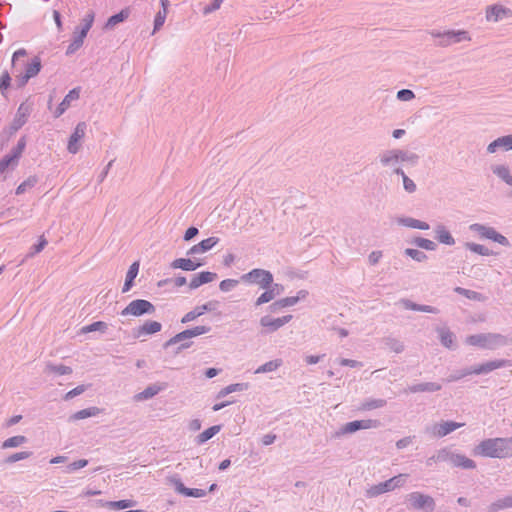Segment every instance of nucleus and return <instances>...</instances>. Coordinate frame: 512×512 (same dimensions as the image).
Instances as JSON below:
<instances>
[{"mask_svg": "<svg viewBox=\"0 0 512 512\" xmlns=\"http://www.w3.org/2000/svg\"><path fill=\"white\" fill-rule=\"evenodd\" d=\"M94 12L89 11L81 20V25L78 28L79 32H83L86 36L91 29L94 22Z\"/></svg>", "mask_w": 512, "mask_h": 512, "instance_id": "49", "label": "nucleus"}, {"mask_svg": "<svg viewBox=\"0 0 512 512\" xmlns=\"http://www.w3.org/2000/svg\"><path fill=\"white\" fill-rule=\"evenodd\" d=\"M86 129H87V125L85 122H79L76 125L74 132L71 134V136L69 138L68 146H67V150L71 154H76L80 150V147H81L80 141L84 138Z\"/></svg>", "mask_w": 512, "mask_h": 512, "instance_id": "14", "label": "nucleus"}, {"mask_svg": "<svg viewBox=\"0 0 512 512\" xmlns=\"http://www.w3.org/2000/svg\"><path fill=\"white\" fill-rule=\"evenodd\" d=\"M102 505H107L108 507L113 509H126L133 507L135 505V502L133 500H119L102 503Z\"/></svg>", "mask_w": 512, "mask_h": 512, "instance_id": "58", "label": "nucleus"}, {"mask_svg": "<svg viewBox=\"0 0 512 512\" xmlns=\"http://www.w3.org/2000/svg\"><path fill=\"white\" fill-rule=\"evenodd\" d=\"M19 159L11 152L0 160V174H3L8 168H15Z\"/></svg>", "mask_w": 512, "mask_h": 512, "instance_id": "41", "label": "nucleus"}, {"mask_svg": "<svg viewBox=\"0 0 512 512\" xmlns=\"http://www.w3.org/2000/svg\"><path fill=\"white\" fill-rule=\"evenodd\" d=\"M500 150H512V134L499 137L487 146V153L494 154Z\"/></svg>", "mask_w": 512, "mask_h": 512, "instance_id": "18", "label": "nucleus"}, {"mask_svg": "<svg viewBox=\"0 0 512 512\" xmlns=\"http://www.w3.org/2000/svg\"><path fill=\"white\" fill-rule=\"evenodd\" d=\"M80 97V88H74L68 92L62 102L58 105L54 112L55 117H60L71 105L73 101L78 100Z\"/></svg>", "mask_w": 512, "mask_h": 512, "instance_id": "22", "label": "nucleus"}, {"mask_svg": "<svg viewBox=\"0 0 512 512\" xmlns=\"http://www.w3.org/2000/svg\"><path fill=\"white\" fill-rule=\"evenodd\" d=\"M473 454L489 458H510L512 457V437L485 439L475 446Z\"/></svg>", "mask_w": 512, "mask_h": 512, "instance_id": "1", "label": "nucleus"}, {"mask_svg": "<svg viewBox=\"0 0 512 512\" xmlns=\"http://www.w3.org/2000/svg\"><path fill=\"white\" fill-rule=\"evenodd\" d=\"M441 389V385L436 382L419 383L409 386L408 391L411 393L418 392H436Z\"/></svg>", "mask_w": 512, "mask_h": 512, "instance_id": "33", "label": "nucleus"}, {"mask_svg": "<svg viewBox=\"0 0 512 512\" xmlns=\"http://www.w3.org/2000/svg\"><path fill=\"white\" fill-rule=\"evenodd\" d=\"M30 112L31 109L27 104H20V106L17 109L16 115L11 123V129L13 131L19 130L27 122Z\"/></svg>", "mask_w": 512, "mask_h": 512, "instance_id": "21", "label": "nucleus"}, {"mask_svg": "<svg viewBox=\"0 0 512 512\" xmlns=\"http://www.w3.org/2000/svg\"><path fill=\"white\" fill-rule=\"evenodd\" d=\"M405 254L417 262H424L428 258V256L423 251L418 249L407 248L405 249Z\"/></svg>", "mask_w": 512, "mask_h": 512, "instance_id": "59", "label": "nucleus"}, {"mask_svg": "<svg viewBox=\"0 0 512 512\" xmlns=\"http://www.w3.org/2000/svg\"><path fill=\"white\" fill-rule=\"evenodd\" d=\"M408 477V474L402 473L384 482L372 485L368 489H366L365 496L367 498H375L381 494L400 488L405 485Z\"/></svg>", "mask_w": 512, "mask_h": 512, "instance_id": "3", "label": "nucleus"}, {"mask_svg": "<svg viewBox=\"0 0 512 512\" xmlns=\"http://www.w3.org/2000/svg\"><path fill=\"white\" fill-rule=\"evenodd\" d=\"M168 11L160 10L154 19V32L158 31L164 24Z\"/></svg>", "mask_w": 512, "mask_h": 512, "instance_id": "64", "label": "nucleus"}, {"mask_svg": "<svg viewBox=\"0 0 512 512\" xmlns=\"http://www.w3.org/2000/svg\"><path fill=\"white\" fill-rule=\"evenodd\" d=\"M398 223L403 226L409 227V228L420 229V230H428L430 227L427 222H424V221H421V220H418V219H415L412 217L400 218L398 220Z\"/></svg>", "mask_w": 512, "mask_h": 512, "instance_id": "36", "label": "nucleus"}, {"mask_svg": "<svg viewBox=\"0 0 512 512\" xmlns=\"http://www.w3.org/2000/svg\"><path fill=\"white\" fill-rule=\"evenodd\" d=\"M44 371L45 373L49 374L54 373L57 375H69L72 373V368L63 364L55 365L52 363H47Z\"/></svg>", "mask_w": 512, "mask_h": 512, "instance_id": "40", "label": "nucleus"}, {"mask_svg": "<svg viewBox=\"0 0 512 512\" xmlns=\"http://www.w3.org/2000/svg\"><path fill=\"white\" fill-rule=\"evenodd\" d=\"M31 455H32V453H31V452H29V451H21V452H17V453H14V454L10 455L9 457H7V458L5 459V462H6V463H15V462H17V461L27 459V458H29Z\"/></svg>", "mask_w": 512, "mask_h": 512, "instance_id": "62", "label": "nucleus"}, {"mask_svg": "<svg viewBox=\"0 0 512 512\" xmlns=\"http://www.w3.org/2000/svg\"><path fill=\"white\" fill-rule=\"evenodd\" d=\"M469 229L472 232L477 233L481 238L493 240L494 242H497L503 246H510L508 239L504 235L497 232L493 227L474 223L470 225Z\"/></svg>", "mask_w": 512, "mask_h": 512, "instance_id": "7", "label": "nucleus"}, {"mask_svg": "<svg viewBox=\"0 0 512 512\" xmlns=\"http://www.w3.org/2000/svg\"><path fill=\"white\" fill-rule=\"evenodd\" d=\"M293 316L291 314L285 315L279 318H273L269 315H265L260 319V326L263 329V333L269 334L277 331L285 324L289 323L292 320Z\"/></svg>", "mask_w": 512, "mask_h": 512, "instance_id": "9", "label": "nucleus"}, {"mask_svg": "<svg viewBox=\"0 0 512 512\" xmlns=\"http://www.w3.org/2000/svg\"><path fill=\"white\" fill-rule=\"evenodd\" d=\"M128 16H129V11L126 9L120 11L119 13H117L115 15H112L111 17L108 18L105 28H107V29L114 28L117 24H119V23L123 22L125 19H127Z\"/></svg>", "mask_w": 512, "mask_h": 512, "instance_id": "43", "label": "nucleus"}, {"mask_svg": "<svg viewBox=\"0 0 512 512\" xmlns=\"http://www.w3.org/2000/svg\"><path fill=\"white\" fill-rule=\"evenodd\" d=\"M382 343L386 348L389 350L395 352V353H401L404 351V344L397 338L388 336L382 339Z\"/></svg>", "mask_w": 512, "mask_h": 512, "instance_id": "38", "label": "nucleus"}, {"mask_svg": "<svg viewBox=\"0 0 512 512\" xmlns=\"http://www.w3.org/2000/svg\"><path fill=\"white\" fill-rule=\"evenodd\" d=\"M306 294H307L306 291L301 290V291H299L298 296L285 297V298L279 299V300L273 302L268 307V309L271 313H276L283 308L294 306L298 303L300 298H304L306 296Z\"/></svg>", "mask_w": 512, "mask_h": 512, "instance_id": "17", "label": "nucleus"}, {"mask_svg": "<svg viewBox=\"0 0 512 512\" xmlns=\"http://www.w3.org/2000/svg\"><path fill=\"white\" fill-rule=\"evenodd\" d=\"M38 183V178L35 175L29 176L23 181L16 189V194H23L27 189L33 188Z\"/></svg>", "mask_w": 512, "mask_h": 512, "instance_id": "53", "label": "nucleus"}, {"mask_svg": "<svg viewBox=\"0 0 512 512\" xmlns=\"http://www.w3.org/2000/svg\"><path fill=\"white\" fill-rule=\"evenodd\" d=\"M465 343L482 349L494 350L508 344V338L500 333H480L467 336Z\"/></svg>", "mask_w": 512, "mask_h": 512, "instance_id": "2", "label": "nucleus"}, {"mask_svg": "<svg viewBox=\"0 0 512 512\" xmlns=\"http://www.w3.org/2000/svg\"><path fill=\"white\" fill-rule=\"evenodd\" d=\"M405 307L407 309H410V310H414V311H421V312H426V313H438V309L433 307V306H430V305H420V304H416V303H413L411 301H407L405 303Z\"/></svg>", "mask_w": 512, "mask_h": 512, "instance_id": "51", "label": "nucleus"}, {"mask_svg": "<svg viewBox=\"0 0 512 512\" xmlns=\"http://www.w3.org/2000/svg\"><path fill=\"white\" fill-rule=\"evenodd\" d=\"M440 341L443 346L452 348L454 343V334L448 329L441 328L438 330Z\"/></svg>", "mask_w": 512, "mask_h": 512, "instance_id": "47", "label": "nucleus"}, {"mask_svg": "<svg viewBox=\"0 0 512 512\" xmlns=\"http://www.w3.org/2000/svg\"><path fill=\"white\" fill-rule=\"evenodd\" d=\"M240 280L248 284H256L261 289L270 287L273 283V275L270 271L255 268L241 276Z\"/></svg>", "mask_w": 512, "mask_h": 512, "instance_id": "5", "label": "nucleus"}, {"mask_svg": "<svg viewBox=\"0 0 512 512\" xmlns=\"http://www.w3.org/2000/svg\"><path fill=\"white\" fill-rule=\"evenodd\" d=\"M217 305H218V302L213 300V301H209L203 305L196 306L193 310L189 311L182 317L181 323L185 324V323L191 322V321L195 320L196 318L200 317L201 315H203L205 312L215 310Z\"/></svg>", "mask_w": 512, "mask_h": 512, "instance_id": "16", "label": "nucleus"}, {"mask_svg": "<svg viewBox=\"0 0 512 512\" xmlns=\"http://www.w3.org/2000/svg\"><path fill=\"white\" fill-rule=\"evenodd\" d=\"M450 464L453 467L467 469V470L476 468V463L474 460H472L460 453L453 454Z\"/></svg>", "mask_w": 512, "mask_h": 512, "instance_id": "25", "label": "nucleus"}, {"mask_svg": "<svg viewBox=\"0 0 512 512\" xmlns=\"http://www.w3.org/2000/svg\"><path fill=\"white\" fill-rule=\"evenodd\" d=\"M249 388V384L248 383H234V384H230L226 387H224L223 389H221L216 398L217 399H221V398H224L225 396H227L228 394H231V393H234V392H242V391H245Z\"/></svg>", "mask_w": 512, "mask_h": 512, "instance_id": "35", "label": "nucleus"}, {"mask_svg": "<svg viewBox=\"0 0 512 512\" xmlns=\"http://www.w3.org/2000/svg\"><path fill=\"white\" fill-rule=\"evenodd\" d=\"M270 287L263 288L265 291L256 299L255 306H261L265 303H268L275 299V295L273 290L269 289Z\"/></svg>", "mask_w": 512, "mask_h": 512, "instance_id": "57", "label": "nucleus"}, {"mask_svg": "<svg viewBox=\"0 0 512 512\" xmlns=\"http://www.w3.org/2000/svg\"><path fill=\"white\" fill-rule=\"evenodd\" d=\"M139 267H140V264L138 261H135L130 265V267L126 273L125 283L122 288L123 293L128 292L132 288L134 279L138 275Z\"/></svg>", "mask_w": 512, "mask_h": 512, "instance_id": "28", "label": "nucleus"}, {"mask_svg": "<svg viewBox=\"0 0 512 512\" xmlns=\"http://www.w3.org/2000/svg\"><path fill=\"white\" fill-rule=\"evenodd\" d=\"M413 243L418 246L419 248L428 250V251H434L437 247L436 243L433 242L430 239H426L423 237H417L413 240Z\"/></svg>", "mask_w": 512, "mask_h": 512, "instance_id": "56", "label": "nucleus"}, {"mask_svg": "<svg viewBox=\"0 0 512 512\" xmlns=\"http://www.w3.org/2000/svg\"><path fill=\"white\" fill-rule=\"evenodd\" d=\"M465 247L474 252V253H477L479 255H482V256H489L492 254V251L489 250L487 247H485L484 245H481V244H476V243H472V242H467L465 244Z\"/></svg>", "mask_w": 512, "mask_h": 512, "instance_id": "54", "label": "nucleus"}, {"mask_svg": "<svg viewBox=\"0 0 512 512\" xmlns=\"http://www.w3.org/2000/svg\"><path fill=\"white\" fill-rule=\"evenodd\" d=\"M94 12L89 11L81 20V25L78 28L79 32H83L86 36L91 29L94 22Z\"/></svg>", "mask_w": 512, "mask_h": 512, "instance_id": "48", "label": "nucleus"}, {"mask_svg": "<svg viewBox=\"0 0 512 512\" xmlns=\"http://www.w3.org/2000/svg\"><path fill=\"white\" fill-rule=\"evenodd\" d=\"M511 365H512V363L509 360L498 359V360H493V361L486 362L484 364L477 365L470 369H465V374L466 375L487 374L495 369H499V368L511 366Z\"/></svg>", "mask_w": 512, "mask_h": 512, "instance_id": "11", "label": "nucleus"}, {"mask_svg": "<svg viewBox=\"0 0 512 512\" xmlns=\"http://www.w3.org/2000/svg\"><path fill=\"white\" fill-rule=\"evenodd\" d=\"M463 425H464V423H458V422H454V421H444L442 423L435 424L432 427L431 433L437 437H444V436L450 434L451 432L455 431L456 429L462 427Z\"/></svg>", "mask_w": 512, "mask_h": 512, "instance_id": "19", "label": "nucleus"}, {"mask_svg": "<svg viewBox=\"0 0 512 512\" xmlns=\"http://www.w3.org/2000/svg\"><path fill=\"white\" fill-rule=\"evenodd\" d=\"M219 242L218 237H209L207 239L202 240L200 243L192 246L188 251L187 255L194 257L197 254L205 253L211 250L215 245Z\"/></svg>", "mask_w": 512, "mask_h": 512, "instance_id": "20", "label": "nucleus"}, {"mask_svg": "<svg viewBox=\"0 0 512 512\" xmlns=\"http://www.w3.org/2000/svg\"><path fill=\"white\" fill-rule=\"evenodd\" d=\"M453 454H454V452H451L447 448H443V449H440V450L437 451V453L435 454V458H436V460H438V462H449V463H451V459L453 457Z\"/></svg>", "mask_w": 512, "mask_h": 512, "instance_id": "60", "label": "nucleus"}, {"mask_svg": "<svg viewBox=\"0 0 512 512\" xmlns=\"http://www.w3.org/2000/svg\"><path fill=\"white\" fill-rule=\"evenodd\" d=\"M395 151L397 153L399 163L400 162H408V163L414 164L418 161L419 157L415 153L408 152L403 149H395Z\"/></svg>", "mask_w": 512, "mask_h": 512, "instance_id": "50", "label": "nucleus"}, {"mask_svg": "<svg viewBox=\"0 0 512 512\" xmlns=\"http://www.w3.org/2000/svg\"><path fill=\"white\" fill-rule=\"evenodd\" d=\"M282 365L281 359H275L260 365L256 370L255 374L268 373L276 371Z\"/></svg>", "mask_w": 512, "mask_h": 512, "instance_id": "44", "label": "nucleus"}, {"mask_svg": "<svg viewBox=\"0 0 512 512\" xmlns=\"http://www.w3.org/2000/svg\"><path fill=\"white\" fill-rule=\"evenodd\" d=\"M430 35L437 40L439 47H449L463 41H470L471 36L466 30H446L443 32L432 30Z\"/></svg>", "mask_w": 512, "mask_h": 512, "instance_id": "4", "label": "nucleus"}, {"mask_svg": "<svg viewBox=\"0 0 512 512\" xmlns=\"http://www.w3.org/2000/svg\"><path fill=\"white\" fill-rule=\"evenodd\" d=\"M239 284V280L236 279H225L220 282L219 289L222 292H229Z\"/></svg>", "mask_w": 512, "mask_h": 512, "instance_id": "63", "label": "nucleus"}, {"mask_svg": "<svg viewBox=\"0 0 512 512\" xmlns=\"http://www.w3.org/2000/svg\"><path fill=\"white\" fill-rule=\"evenodd\" d=\"M512 508V495L498 499L487 506V512H499L500 510Z\"/></svg>", "mask_w": 512, "mask_h": 512, "instance_id": "34", "label": "nucleus"}, {"mask_svg": "<svg viewBox=\"0 0 512 512\" xmlns=\"http://www.w3.org/2000/svg\"><path fill=\"white\" fill-rule=\"evenodd\" d=\"M485 18L488 22H499L503 19L512 18V10L501 4L487 6Z\"/></svg>", "mask_w": 512, "mask_h": 512, "instance_id": "13", "label": "nucleus"}, {"mask_svg": "<svg viewBox=\"0 0 512 512\" xmlns=\"http://www.w3.org/2000/svg\"><path fill=\"white\" fill-rule=\"evenodd\" d=\"M386 405V400L384 399H368L364 401L361 405L362 410H374L378 408H382Z\"/></svg>", "mask_w": 512, "mask_h": 512, "instance_id": "55", "label": "nucleus"}, {"mask_svg": "<svg viewBox=\"0 0 512 512\" xmlns=\"http://www.w3.org/2000/svg\"><path fill=\"white\" fill-rule=\"evenodd\" d=\"M47 240L44 238V236H41L39 238V242L35 245H33L29 251V253L26 255V257L21 261V264L24 263V261L28 258L34 257L36 254L40 253L45 246L47 245Z\"/></svg>", "mask_w": 512, "mask_h": 512, "instance_id": "52", "label": "nucleus"}, {"mask_svg": "<svg viewBox=\"0 0 512 512\" xmlns=\"http://www.w3.org/2000/svg\"><path fill=\"white\" fill-rule=\"evenodd\" d=\"M162 325L158 321L148 320L137 330V336H146L161 331Z\"/></svg>", "mask_w": 512, "mask_h": 512, "instance_id": "29", "label": "nucleus"}, {"mask_svg": "<svg viewBox=\"0 0 512 512\" xmlns=\"http://www.w3.org/2000/svg\"><path fill=\"white\" fill-rule=\"evenodd\" d=\"M103 411H104L103 409L96 407V406L85 408V409L77 411L73 415H71L70 420L77 421V420H82V419H86L89 417H95V416H98L101 413H103Z\"/></svg>", "mask_w": 512, "mask_h": 512, "instance_id": "30", "label": "nucleus"}, {"mask_svg": "<svg viewBox=\"0 0 512 512\" xmlns=\"http://www.w3.org/2000/svg\"><path fill=\"white\" fill-rule=\"evenodd\" d=\"M379 161L383 167H395L399 164V159L395 149L382 152L379 156Z\"/></svg>", "mask_w": 512, "mask_h": 512, "instance_id": "31", "label": "nucleus"}, {"mask_svg": "<svg viewBox=\"0 0 512 512\" xmlns=\"http://www.w3.org/2000/svg\"><path fill=\"white\" fill-rule=\"evenodd\" d=\"M41 70V60L39 57H34L31 61V63H29L27 66H26V69H25V74L27 75V77H29L30 79L35 77Z\"/></svg>", "mask_w": 512, "mask_h": 512, "instance_id": "46", "label": "nucleus"}, {"mask_svg": "<svg viewBox=\"0 0 512 512\" xmlns=\"http://www.w3.org/2000/svg\"><path fill=\"white\" fill-rule=\"evenodd\" d=\"M217 278V274L214 272L203 271L195 274L189 283L190 289H196L203 284L213 282Z\"/></svg>", "mask_w": 512, "mask_h": 512, "instance_id": "24", "label": "nucleus"}, {"mask_svg": "<svg viewBox=\"0 0 512 512\" xmlns=\"http://www.w3.org/2000/svg\"><path fill=\"white\" fill-rule=\"evenodd\" d=\"M169 482L174 486L176 492L187 497L201 498L206 495V491L203 489L185 487L181 479L177 476L170 477Z\"/></svg>", "mask_w": 512, "mask_h": 512, "instance_id": "15", "label": "nucleus"}, {"mask_svg": "<svg viewBox=\"0 0 512 512\" xmlns=\"http://www.w3.org/2000/svg\"><path fill=\"white\" fill-rule=\"evenodd\" d=\"M435 234H436L437 240L440 243L449 245V246L455 244V239L453 238L451 233L446 229V227L444 225H442V224L437 225L435 228Z\"/></svg>", "mask_w": 512, "mask_h": 512, "instance_id": "32", "label": "nucleus"}, {"mask_svg": "<svg viewBox=\"0 0 512 512\" xmlns=\"http://www.w3.org/2000/svg\"><path fill=\"white\" fill-rule=\"evenodd\" d=\"M202 265H203V263H201V262H196L195 260L186 259V258H178V259H175L171 263L172 268L182 269L185 271H194Z\"/></svg>", "mask_w": 512, "mask_h": 512, "instance_id": "27", "label": "nucleus"}, {"mask_svg": "<svg viewBox=\"0 0 512 512\" xmlns=\"http://www.w3.org/2000/svg\"><path fill=\"white\" fill-rule=\"evenodd\" d=\"M27 442V438L23 435H16L13 437H10L2 442L1 448L2 449H10V448H16L19 447Z\"/></svg>", "mask_w": 512, "mask_h": 512, "instance_id": "42", "label": "nucleus"}, {"mask_svg": "<svg viewBox=\"0 0 512 512\" xmlns=\"http://www.w3.org/2000/svg\"><path fill=\"white\" fill-rule=\"evenodd\" d=\"M511 365H512V363L509 360L498 359V360H493V361L486 362L484 364L477 365L470 369H465V374L466 375L487 374L495 369H499V368L511 366Z\"/></svg>", "mask_w": 512, "mask_h": 512, "instance_id": "12", "label": "nucleus"}, {"mask_svg": "<svg viewBox=\"0 0 512 512\" xmlns=\"http://www.w3.org/2000/svg\"><path fill=\"white\" fill-rule=\"evenodd\" d=\"M407 501L409 502L410 507L413 509H428L433 511L435 508L434 499L431 496L418 491L409 493L407 495Z\"/></svg>", "mask_w": 512, "mask_h": 512, "instance_id": "8", "label": "nucleus"}, {"mask_svg": "<svg viewBox=\"0 0 512 512\" xmlns=\"http://www.w3.org/2000/svg\"><path fill=\"white\" fill-rule=\"evenodd\" d=\"M166 383H155L147 386L142 392L134 396L135 401H144L153 398L160 391L166 389Z\"/></svg>", "mask_w": 512, "mask_h": 512, "instance_id": "23", "label": "nucleus"}, {"mask_svg": "<svg viewBox=\"0 0 512 512\" xmlns=\"http://www.w3.org/2000/svg\"><path fill=\"white\" fill-rule=\"evenodd\" d=\"M221 430L220 425H214L209 427L208 429L204 430L202 433L197 435L195 442L198 445L204 444L206 441L210 440L212 437H214L219 431Z\"/></svg>", "mask_w": 512, "mask_h": 512, "instance_id": "37", "label": "nucleus"}, {"mask_svg": "<svg viewBox=\"0 0 512 512\" xmlns=\"http://www.w3.org/2000/svg\"><path fill=\"white\" fill-rule=\"evenodd\" d=\"M380 422L374 419L355 420L343 425L336 433V436L351 434L361 429H371L379 427Z\"/></svg>", "mask_w": 512, "mask_h": 512, "instance_id": "10", "label": "nucleus"}, {"mask_svg": "<svg viewBox=\"0 0 512 512\" xmlns=\"http://www.w3.org/2000/svg\"><path fill=\"white\" fill-rule=\"evenodd\" d=\"M11 77L7 71H4L0 77V92L3 96L6 95L7 89L10 87Z\"/></svg>", "mask_w": 512, "mask_h": 512, "instance_id": "61", "label": "nucleus"}, {"mask_svg": "<svg viewBox=\"0 0 512 512\" xmlns=\"http://www.w3.org/2000/svg\"><path fill=\"white\" fill-rule=\"evenodd\" d=\"M107 329H108L107 323H105L103 321H96L89 325L83 326L81 328V333L87 334V333L94 332V331H99L101 333H105L107 331Z\"/></svg>", "mask_w": 512, "mask_h": 512, "instance_id": "45", "label": "nucleus"}, {"mask_svg": "<svg viewBox=\"0 0 512 512\" xmlns=\"http://www.w3.org/2000/svg\"><path fill=\"white\" fill-rule=\"evenodd\" d=\"M454 291L467 299L484 302L486 300V296H484L482 293H479L474 290L465 289L462 287H456Z\"/></svg>", "mask_w": 512, "mask_h": 512, "instance_id": "39", "label": "nucleus"}, {"mask_svg": "<svg viewBox=\"0 0 512 512\" xmlns=\"http://www.w3.org/2000/svg\"><path fill=\"white\" fill-rule=\"evenodd\" d=\"M85 38L86 35L83 32H79L78 28H76L73 32L72 41L67 47L66 55L70 56L78 51L82 47Z\"/></svg>", "mask_w": 512, "mask_h": 512, "instance_id": "26", "label": "nucleus"}, {"mask_svg": "<svg viewBox=\"0 0 512 512\" xmlns=\"http://www.w3.org/2000/svg\"><path fill=\"white\" fill-rule=\"evenodd\" d=\"M155 306L148 300L136 299L131 301L121 312L122 316L140 317L145 314L151 315L155 312Z\"/></svg>", "mask_w": 512, "mask_h": 512, "instance_id": "6", "label": "nucleus"}]
</instances>
